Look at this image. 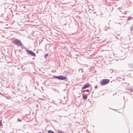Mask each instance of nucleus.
<instances>
[{
  "mask_svg": "<svg viewBox=\"0 0 133 133\" xmlns=\"http://www.w3.org/2000/svg\"><path fill=\"white\" fill-rule=\"evenodd\" d=\"M130 29L131 31H133V25H132L130 27Z\"/></svg>",
  "mask_w": 133,
  "mask_h": 133,
  "instance_id": "1a4fd4ad",
  "label": "nucleus"
},
{
  "mask_svg": "<svg viewBox=\"0 0 133 133\" xmlns=\"http://www.w3.org/2000/svg\"><path fill=\"white\" fill-rule=\"evenodd\" d=\"M4 96V97H5L6 99H8V96L5 97L4 96Z\"/></svg>",
  "mask_w": 133,
  "mask_h": 133,
  "instance_id": "2eb2a0df",
  "label": "nucleus"
},
{
  "mask_svg": "<svg viewBox=\"0 0 133 133\" xmlns=\"http://www.w3.org/2000/svg\"><path fill=\"white\" fill-rule=\"evenodd\" d=\"M109 82V80L108 79H103L101 82V84L102 85H104L108 83Z\"/></svg>",
  "mask_w": 133,
  "mask_h": 133,
  "instance_id": "7ed1b4c3",
  "label": "nucleus"
},
{
  "mask_svg": "<svg viewBox=\"0 0 133 133\" xmlns=\"http://www.w3.org/2000/svg\"><path fill=\"white\" fill-rule=\"evenodd\" d=\"M95 88L96 89L97 88V85H96L95 86Z\"/></svg>",
  "mask_w": 133,
  "mask_h": 133,
  "instance_id": "4468645a",
  "label": "nucleus"
},
{
  "mask_svg": "<svg viewBox=\"0 0 133 133\" xmlns=\"http://www.w3.org/2000/svg\"><path fill=\"white\" fill-rule=\"evenodd\" d=\"M89 91V90H88V89L87 90H83V92H84V91Z\"/></svg>",
  "mask_w": 133,
  "mask_h": 133,
  "instance_id": "ddd939ff",
  "label": "nucleus"
},
{
  "mask_svg": "<svg viewBox=\"0 0 133 133\" xmlns=\"http://www.w3.org/2000/svg\"><path fill=\"white\" fill-rule=\"evenodd\" d=\"M116 38H117V39H118V38H117V37H116Z\"/></svg>",
  "mask_w": 133,
  "mask_h": 133,
  "instance_id": "a211bd4d",
  "label": "nucleus"
},
{
  "mask_svg": "<svg viewBox=\"0 0 133 133\" xmlns=\"http://www.w3.org/2000/svg\"><path fill=\"white\" fill-rule=\"evenodd\" d=\"M59 80H64L67 81L68 80L67 78L62 75H59Z\"/></svg>",
  "mask_w": 133,
  "mask_h": 133,
  "instance_id": "20e7f679",
  "label": "nucleus"
},
{
  "mask_svg": "<svg viewBox=\"0 0 133 133\" xmlns=\"http://www.w3.org/2000/svg\"><path fill=\"white\" fill-rule=\"evenodd\" d=\"M133 19V17H129L127 18V21L130 19Z\"/></svg>",
  "mask_w": 133,
  "mask_h": 133,
  "instance_id": "0eeeda50",
  "label": "nucleus"
},
{
  "mask_svg": "<svg viewBox=\"0 0 133 133\" xmlns=\"http://www.w3.org/2000/svg\"><path fill=\"white\" fill-rule=\"evenodd\" d=\"M59 76H53V77L54 78H56L59 79Z\"/></svg>",
  "mask_w": 133,
  "mask_h": 133,
  "instance_id": "6e6552de",
  "label": "nucleus"
},
{
  "mask_svg": "<svg viewBox=\"0 0 133 133\" xmlns=\"http://www.w3.org/2000/svg\"><path fill=\"white\" fill-rule=\"evenodd\" d=\"M48 55V54H46L45 55V56H44V58H46V56Z\"/></svg>",
  "mask_w": 133,
  "mask_h": 133,
  "instance_id": "9b49d317",
  "label": "nucleus"
},
{
  "mask_svg": "<svg viewBox=\"0 0 133 133\" xmlns=\"http://www.w3.org/2000/svg\"><path fill=\"white\" fill-rule=\"evenodd\" d=\"M17 120L19 122H21L22 120L20 118H18L17 119Z\"/></svg>",
  "mask_w": 133,
  "mask_h": 133,
  "instance_id": "9d476101",
  "label": "nucleus"
},
{
  "mask_svg": "<svg viewBox=\"0 0 133 133\" xmlns=\"http://www.w3.org/2000/svg\"><path fill=\"white\" fill-rule=\"evenodd\" d=\"M83 98L84 99L86 100L87 98V96L86 94H82Z\"/></svg>",
  "mask_w": 133,
  "mask_h": 133,
  "instance_id": "423d86ee",
  "label": "nucleus"
},
{
  "mask_svg": "<svg viewBox=\"0 0 133 133\" xmlns=\"http://www.w3.org/2000/svg\"><path fill=\"white\" fill-rule=\"evenodd\" d=\"M0 94L2 95H3L0 92Z\"/></svg>",
  "mask_w": 133,
  "mask_h": 133,
  "instance_id": "f3484780",
  "label": "nucleus"
},
{
  "mask_svg": "<svg viewBox=\"0 0 133 133\" xmlns=\"http://www.w3.org/2000/svg\"><path fill=\"white\" fill-rule=\"evenodd\" d=\"M90 84H89L87 83L85 84L84 85L83 87L82 88V90L84 89H85L89 87Z\"/></svg>",
  "mask_w": 133,
  "mask_h": 133,
  "instance_id": "39448f33",
  "label": "nucleus"
},
{
  "mask_svg": "<svg viewBox=\"0 0 133 133\" xmlns=\"http://www.w3.org/2000/svg\"><path fill=\"white\" fill-rule=\"evenodd\" d=\"M13 43L16 45L20 47H22L23 44L22 42L18 39H16L12 40V41Z\"/></svg>",
  "mask_w": 133,
  "mask_h": 133,
  "instance_id": "f257e3e1",
  "label": "nucleus"
},
{
  "mask_svg": "<svg viewBox=\"0 0 133 133\" xmlns=\"http://www.w3.org/2000/svg\"><path fill=\"white\" fill-rule=\"evenodd\" d=\"M3 14H2L1 15V17H3Z\"/></svg>",
  "mask_w": 133,
  "mask_h": 133,
  "instance_id": "dca6fc26",
  "label": "nucleus"
},
{
  "mask_svg": "<svg viewBox=\"0 0 133 133\" xmlns=\"http://www.w3.org/2000/svg\"><path fill=\"white\" fill-rule=\"evenodd\" d=\"M24 48L25 51H26L28 54L34 57H35L36 56V55L34 52L31 50H29L25 47Z\"/></svg>",
  "mask_w": 133,
  "mask_h": 133,
  "instance_id": "f03ea898",
  "label": "nucleus"
},
{
  "mask_svg": "<svg viewBox=\"0 0 133 133\" xmlns=\"http://www.w3.org/2000/svg\"><path fill=\"white\" fill-rule=\"evenodd\" d=\"M2 125V122H1L0 121V127Z\"/></svg>",
  "mask_w": 133,
  "mask_h": 133,
  "instance_id": "f8f14e48",
  "label": "nucleus"
}]
</instances>
